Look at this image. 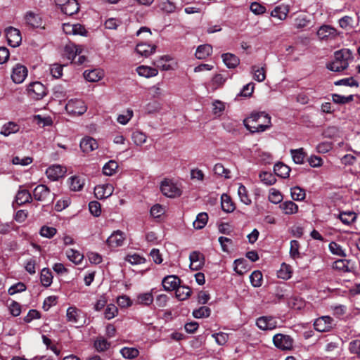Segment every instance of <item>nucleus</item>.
Wrapping results in <instances>:
<instances>
[{
    "mask_svg": "<svg viewBox=\"0 0 360 360\" xmlns=\"http://www.w3.org/2000/svg\"><path fill=\"white\" fill-rule=\"evenodd\" d=\"M243 124L251 133L262 132L271 127V117L264 112H253L243 120Z\"/></svg>",
    "mask_w": 360,
    "mask_h": 360,
    "instance_id": "f257e3e1",
    "label": "nucleus"
},
{
    "mask_svg": "<svg viewBox=\"0 0 360 360\" xmlns=\"http://www.w3.org/2000/svg\"><path fill=\"white\" fill-rule=\"evenodd\" d=\"M352 58V52L349 49H341L335 52V59L326 67L333 72H340L347 68L349 60Z\"/></svg>",
    "mask_w": 360,
    "mask_h": 360,
    "instance_id": "f03ea898",
    "label": "nucleus"
},
{
    "mask_svg": "<svg viewBox=\"0 0 360 360\" xmlns=\"http://www.w3.org/2000/svg\"><path fill=\"white\" fill-rule=\"evenodd\" d=\"M273 342L278 349L282 351H290L293 348L294 340L288 335L278 333L274 336Z\"/></svg>",
    "mask_w": 360,
    "mask_h": 360,
    "instance_id": "7ed1b4c3",
    "label": "nucleus"
},
{
    "mask_svg": "<svg viewBox=\"0 0 360 360\" xmlns=\"http://www.w3.org/2000/svg\"><path fill=\"white\" fill-rule=\"evenodd\" d=\"M27 94L31 98L38 101L42 99L47 94V91L43 84L34 82L28 85Z\"/></svg>",
    "mask_w": 360,
    "mask_h": 360,
    "instance_id": "20e7f679",
    "label": "nucleus"
},
{
    "mask_svg": "<svg viewBox=\"0 0 360 360\" xmlns=\"http://www.w3.org/2000/svg\"><path fill=\"white\" fill-rule=\"evenodd\" d=\"M68 113L73 115H83L87 110L84 102L80 99H70L65 105Z\"/></svg>",
    "mask_w": 360,
    "mask_h": 360,
    "instance_id": "39448f33",
    "label": "nucleus"
},
{
    "mask_svg": "<svg viewBox=\"0 0 360 360\" xmlns=\"http://www.w3.org/2000/svg\"><path fill=\"white\" fill-rule=\"evenodd\" d=\"M53 195V194H51L49 188L44 184L38 185L33 191L34 198L38 201L52 202Z\"/></svg>",
    "mask_w": 360,
    "mask_h": 360,
    "instance_id": "423d86ee",
    "label": "nucleus"
},
{
    "mask_svg": "<svg viewBox=\"0 0 360 360\" xmlns=\"http://www.w3.org/2000/svg\"><path fill=\"white\" fill-rule=\"evenodd\" d=\"M160 190L162 194L169 198H176L181 195L180 188L171 180L165 179L162 181Z\"/></svg>",
    "mask_w": 360,
    "mask_h": 360,
    "instance_id": "0eeeda50",
    "label": "nucleus"
},
{
    "mask_svg": "<svg viewBox=\"0 0 360 360\" xmlns=\"http://www.w3.org/2000/svg\"><path fill=\"white\" fill-rule=\"evenodd\" d=\"M334 320L329 316H323L316 319L314 323L315 330L319 332H328L333 329Z\"/></svg>",
    "mask_w": 360,
    "mask_h": 360,
    "instance_id": "6e6552de",
    "label": "nucleus"
},
{
    "mask_svg": "<svg viewBox=\"0 0 360 360\" xmlns=\"http://www.w3.org/2000/svg\"><path fill=\"white\" fill-rule=\"evenodd\" d=\"M27 68L21 64H16L12 69L11 79L15 84H21L27 76Z\"/></svg>",
    "mask_w": 360,
    "mask_h": 360,
    "instance_id": "1a4fd4ad",
    "label": "nucleus"
},
{
    "mask_svg": "<svg viewBox=\"0 0 360 360\" xmlns=\"http://www.w3.org/2000/svg\"><path fill=\"white\" fill-rule=\"evenodd\" d=\"M189 267L193 271H198L202 269L205 264L204 255L198 251H193L189 255Z\"/></svg>",
    "mask_w": 360,
    "mask_h": 360,
    "instance_id": "9d476101",
    "label": "nucleus"
},
{
    "mask_svg": "<svg viewBox=\"0 0 360 360\" xmlns=\"http://www.w3.org/2000/svg\"><path fill=\"white\" fill-rule=\"evenodd\" d=\"M5 32L8 44L12 47L18 46L22 40L20 31L11 27L7 28Z\"/></svg>",
    "mask_w": 360,
    "mask_h": 360,
    "instance_id": "9b49d317",
    "label": "nucleus"
},
{
    "mask_svg": "<svg viewBox=\"0 0 360 360\" xmlns=\"http://www.w3.org/2000/svg\"><path fill=\"white\" fill-rule=\"evenodd\" d=\"M114 191V187L110 184L97 185L94 188V195L98 199H104L111 196Z\"/></svg>",
    "mask_w": 360,
    "mask_h": 360,
    "instance_id": "f8f14e48",
    "label": "nucleus"
},
{
    "mask_svg": "<svg viewBox=\"0 0 360 360\" xmlns=\"http://www.w3.org/2000/svg\"><path fill=\"white\" fill-rule=\"evenodd\" d=\"M256 324L259 328L263 330H271L277 326L276 321L271 316H261L257 319Z\"/></svg>",
    "mask_w": 360,
    "mask_h": 360,
    "instance_id": "ddd939ff",
    "label": "nucleus"
},
{
    "mask_svg": "<svg viewBox=\"0 0 360 360\" xmlns=\"http://www.w3.org/2000/svg\"><path fill=\"white\" fill-rule=\"evenodd\" d=\"M317 35L321 40L333 39L338 35V32L330 25H322L317 31Z\"/></svg>",
    "mask_w": 360,
    "mask_h": 360,
    "instance_id": "4468645a",
    "label": "nucleus"
},
{
    "mask_svg": "<svg viewBox=\"0 0 360 360\" xmlns=\"http://www.w3.org/2000/svg\"><path fill=\"white\" fill-rule=\"evenodd\" d=\"M26 23L33 28H44V20L41 17L34 12H27L25 17Z\"/></svg>",
    "mask_w": 360,
    "mask_h": 360,
    "instance_id": "2eb2a0df",
    "label": "nucleus"
},
{
    "mask_svg": "<svg viewBox=\"0 0 360 360\" xmlns=\"http://www.w3.org/2000/svg\"><path fill=\"white\" fill-rule=\"evenodd\" d=\"M66 170L64 167L59 165L50 166L46 171L47 177L52 181H57L59 178L63 177Z\"/></svg>",
    "mask_w": 360,
    "mask_h": 360,
    "instance_id": "dca6fc26",
    "label": "nucleus"
},
{
    "mask_svg": "<svg viewBox=\"0 0 360 360\" xmlns=\"http://www.w3.org/2000/svg\"><path fill=\"white\" fill-rule=\"evenodd\" d=\"M181 280L176 276L170 275L165 276L162 281V286L166 291H172L176 290L180 285Z\"/></svg>",
    "mask_w": 360,
    "mask_h": 360,
    "instance_id": "f3484780",
    "label": "nucleus"
},
{
    "mask_svg": "<svg viewBox=\"0 0 360 360\" xmlns=\"http://www.w3.org/2000/svg\"><path fill=\"white\" fill-rule=\"evenodd\" d=\"M124 240V233L120 231H116L108 238L106 242L109 246L117 248L122 245Z\"/></svg>",
    "mask_w": 360,
    "mask_h": 360,
    "instance_id": "a211bd4d",
    "label": "nucleus"
},
{
    "mask_svg": "<svg viewBox=\"0 0 360 360\" xmlns=\"http://www.w3.org/2000/svg\"><path fill=\"white\" fill-rule=\"evenodd\" d=\"M98 148V143L96 139L87 136L82 139L80 142V148L84 153H89Z\"/></svg>",
    "mask_w": 360,
    "mask_h": 360,
    "instance_id": "6ab92c4d",
    "label": "nucleus"
},
{
    "mask_svg": "<svg viewBox=\"0 0 360 360\" xmlns=\"http://www.w3.org/2000/svg\"><path fill=\"white\" fill-rule=\"evenodd\" d=\"M64 52L66 57L69 60H71L72 63L73 60H75V59L76 58L77 56L79 55L82 53V49L79 46L70 44L65 46Z\"/></svg>",
    "mask_w": 360,
    "mask_h": 360,
    "instance_id": "aec40b11",
    "label": "nucleus"
},
{
    "mask_svg": "<svg viewBox=\"0 0 360 360\" xmlns=\"http://www.w3.org/2000/svg\"><path fill=\"white\" fill-rule=\"evenodd\" d=\"M79 9V4L76 0H68L61 7L62 11L68 15L77 13Z\"/></svg>",
    "mask_w": 360,
    "mask_h": 360,
    "instance_id": "412c9836",
    "label": "nucleus"
},
{
    "mask_svg": "<svg viewBox=\"0 0 360 360\" xmlns=\"http://www.w3.org/2000/svg\"><path fill=\"white\" fill-rule=\"evenodd\" d=\"M156 46L145 43H140L137 44L136 51L137 53L144 57H148L155 51Z\"/></svg>",
    "mask_w": 360,
    "mask_h": 360,
    "instance_id": "4be33fe9",
    "label": "nucleus"
},
{
    "mask_svg": "<svg viewBox=\"0 0 360 360\" xmlns=\"http://www.w3.org/2000/svg\"><path fill=\"white\" fill-rule=\"evenodd\" d=\"M20 130V126L14 122H8L4 124L0 131V134L4 136H8L17 133Z\"/></svg>",
    "mask_w": 360,
    "mask_h": 360,
    "instance_id": "5701e85b",
    "label": "nucleus"
},
{
    "mask_svg": "<svg viewBox=\"0 0 360 360\" xmlns=\"http://www.w3.org/2000/svg\"><path fill=\"white\" fill-rule=\"evenodd\" d=\"M66 318L68 322L78 323L81 318V311L75 307H70L67 309Z\"/></svg>",
    "mask_w": 360,
    "mask_h": 360,
    "instance_id": "b1692460",
    "label": "nucleus"
},
{
    "mask_svg": "<svg viewBox=\"0 0 360 360\" xmlns=\"http://www.w3.org/2000/svg\"><path fill=\"white\" fill-rule=\"evenodd\" d=\"M223 61L228 68H235L239 63V58L234 54L226 53L221 56Z\"/></svg>",
    "mask_w": 360,
    "mask_h": 360,
    "instance_id": "393cba45",
    "label": "nucleus"
},
{
    "mask_svg": "<svg viewBox=\"0 0 360 360\" xmlns=\"http://www.w3.org/2000/svg\"><path fill=\"white\" fill-rule=\"evenodd\" d=\"M337 218H338L342 224L350 225L356 221V214L354 212L352 211L341 212L337 215Z\"/></svg>",
    "mask_w": 360,
    "mask_h": 360,
    "instance_id": "a878e982",
    "label": "nucleus"
},
{
    "mask_svg": "<svg viewBox=\"0 0 360 360\" xmlns=\"http://www.w3.org/2000/svg\"><path fill=\"white\" fill-rule=\"evenodd\" d=\"M274 172L278 176L285 179L289 176L290 168L283 162H278L274 167Z\"/></svg>",
    "mask_w": 360,
    "mask_h": 360,
    "instance_id": "bb28decb",
    "label": "nucleus"
},
{
    "mask_svg": "<svg viewBox=\"0 0 360 360\" xmlns=\"http://www.w3.org/2000/svg\"><path fill=\"white\" fill-rule=\"evenodd\" d=\"M136 72L139 75L146 78L155 77L158 74L156 68L148 66L141 65L136 68Z\"/></svg>",
    "mask_w": 360,
    "mask_h": 360,
    "instance_id": "cd10ccee",
    "label": "nucleus"
},
{
    "mask_svg": "<svg viewBox=\"0 0 360 360\" xmlns=\"http://www.w3.org/2000/svg\"><path fill=\"white\" fill-rule=\"evenodd\" d=\"M332 266L333 269L341 273H347L351 271V268L349 267V261L347 259H338L333 262Z\"/></svg>",
    "mask_w": 360,
    "mask_h": 360,
    "instance_id": "c85d7f7f",
    "label": "nucleus"
},
{
    "mask_svg": "<svg viewBox=\"0 0 360 360\" xmlns=\"http://www.w3.org/2000/svg\"><path fill=\"white\" fill-rule=\"evenodd\" d=\"M103 74L99 70H86L84 72V78L91 82H96L103 78Z\"/></svg>",
    "mask_w": 360,
    "mask_h": 360,
    "instance_id": "c756f323",
    "label": "nucleus"
},
{
    "mask_svg": "<svg viewBox=\"0 0 360 360\" xmlns=\"http://www.w3.org/2000/svg\"><path fill=\"white\" fill-rule=\"evenodd\" d=\"M290 153L295 163L301 165L304 162L307 154L303 148L291 149Z\"/></svg>",
    "mask_w": 360,
    "mask_h": 360,
    "instance_id": "7c9ffc66",
    "label": "nucleus"
},
{
    "mask_svg": "<svg viewBox=\"0 0 360 360\" xmlns=\"http://www.w3.org/2000/svg\"><path fill=\"white\" fill-rule=\"evenodd\" d=\"M154 300L152 292L140 293L136 296V303L143 306H149Z\"/></svg>",
    "mask_w": 360,
    "mask_h": 360,
    "instance_id": "2f4dec72",
    "label": "nucleus"
},
{
    "mask_svg": "<svg viewBox=\"0 0 360 360\" xmlns=\"http://www.w3.org/2000/svg\"><path fill=\"white\" fill-rule=\"evenodd\" d=\"M212 53V46L210 44L200 45L197 48L195 56L198 59H205Z\"/></svg>",
    "mask_w": 360,
    "mask_h": 360,
    "instance_id": "473e14b6",
    "label": "nucleus"
},
{
    "mask_svg": "<svg viewBox=\"0 0 360 360\" xmlns=\"http://www.w3.org/2000/svg\"><path fill=\"white\" fill-rule=\"evenodd\" d=\"M32 200V195L30 193L25 189L19 190L15 196V202L19 205L25 204L26 202H30Z\"/></svg>",
    "mask_w": 360,
    "mask_h": 360,
    "instance_id": "72a5a7b5",
    "label": "nucleus"
},
{
    "mask_svg": "<svg viewBox=\"0 0 360 360\" xmlns=\"http://www.w3.org/2000/svg\"><path fill=\"white\" fill-rule=\"evenodd\" d=\"M251 73L253 75V79L259 82H262L266 79V70L263 67L259 68L257 65L252 66Z\"/></svg>",
    "mask_w": 360,
    "mask_h": 360,
    "instance_id": "f704fd0d",
    "label": "nucleus"
},
{
    "mask_svg": "<svg viewBox=\"0 0 360 360\" xmlns=\"http://www.w3.org/2000/svg\"><path fill=\"white\" fill-rule=\"evenodd\" d=\"M280 208L285 214H292L298 211V206L292 201H285L280 205Z\"/></svg>",
    "mask_w": 360,
    "mask_h": 360,
    "instance_id": "c9c22d12",
    "label": "nucleus"
},
{
    "mask_svg": "<svg viewBox=\"0 0 360 360\" xmlns=\"http://www.w3.org/2000/svg\"><path fill=\"white\" fill-rule=\"evenodd\" d=\"M70 188L74 191H79L82 189L84 185V180L77 176H71L69 179Z\"/></svg>",
    "mask_w": 360,
    "mask_h": 360,
    "instance_id": "e433bc0d",
    "label": "nucleus"
},
{
    "mask_svg": "<svg viewBox=\"0 0 360 360\" xmlns=\"http://www.w3.org/2000/svg\"><path fill=\"white\" fill-rule=\"evenodd\" d=\"M226 81V77H224L221 74H217L212 77L210 82V86L213 91H215L217 89L222 87L225 84Z\"/></svg>",
    "mask_w": 360,
    "mask_h": 360,
    "instance_id": "4c0bfd02",
    "label": "nucleus"
},
{
    "mask_svg": "<svg viewBox=\"0 0 360 360\" xmlns=\"http://www.w3.org/2000/svg\"><path fill=\"white\" fill-rule=\"evenodd\" d=\"M40 281L45 287H49L53 281V275L49 269L44 268L41 271Z\"/></svg>",
    "mask_w": 360,
    "mask_h": 360,
    "instance_id": "58836bf2",
    "label": "nucleus"
},
{
    "mask_svg": "<svg viewBox=\"0 0 360 360\" xmlns=\"http://www.w3.org/2000/svg\"><path fill=\"white\" fill-rule=\"evenodd\" d=\"M191 290L184 285H179L175 290L176 297L179 300H185L191 295Z\"/></svg>",
    "mask_w": 360,
    "mask_h": 360,
    "instance_id": "ea45409f",
    "label": "nucleus"
},
{
    "mask_svg": "<svg viewBox=\"0 0 360 360\" xmlns=\"http://www.w3.org/2000/svg\"><path fill=\"white\" fill-rule=\"evenodd\" d=\"M288 9L284 6H276L271 12V15L279 20H283L286 18Z\"/></svg>",
    "mask_w": 360,
    "mask_h": 360,
    "instance_id": "a19ab883",
    "label": "nucleus"
},
{
    "mask_svg": "<svg viewBox=\"0 0 360 360\" xmlns=\"http://www.w3.org/2000/svg\"><path fill=\"white\" fill-rule=\"evenodd\" d=\"M66 255L70 261L76 264H80L84 258L82 254H81L79 251L73 249L67 250Z\"/></svg>",
    "mask_w": 360,
    "mask_h": 360,
    "instance_id": "79ce46f5",
    "label": "nucleus"
},
{
    "mask_svg": "<svg viewBox=\"0 0 360 360\" xmlns=\"http://www.w3.org/2000/svg\"><path fill=\"white\" fill-rule=\"evenodd\" d=\"M208 221V215L205 212H201L196 217V219L193 221V227L195 229H201L207 224Z\"/></svg>",
    "mask_w": 360,
    "mask_h": 360,
    "instance_id": "37998d69",
    "label": "nucleus"
},
{
    "mask_svg": "<svg viewBox=\"0 0 360 360\" xmlns=\"http://www.w3.org/2000/svg\"><path fill=\"white\" fill-rule=\"evenodd\" d=\"M278 277L284 280L289 279L292 276V268L290 265L283 263L277 273Z\"/></svg>",
    "mask_w": 360,
    "mask_h": 360,
    "instance_id": "c03bdc74",
    "label": "nucleus"
},
{
    "mask_svg": "<svg viewBox=\"0 0 360 360\" xmlns=\"http://www.w3.org/2000/svg\"><path fill=\"white\" fill-rule=\"evenodd\" d=\"M221 208L226 212H231L235 210L234 204L227 195H221Z\"/></svg>",
    "mask_w": 360,
    "mask_h": 360,
    "instance_id": "a18cd8bd",
    "label": "nucleus"
},
{
    "mask_svg": "<svg viewBox=\"0 0 360 360\" xmlns=\"http://www.w3.org/2000/svg\"><path fill=\"white\" fill-rule=\"evenodd\" d=\"M213 171L214 174L219 176H223L225 179H229L230 176V170L225 168L221 163H217L214 166Z\"/></svg>",
    "mask_w": 360,
    "mask_h": 360,
    "instance_id": "49530a36",
    "label": "nucleus"
},
{
    "mask_svg": "<svg viewBox=\"0 0 360 360\" xmlns=\"http://www.w3.org/2000/svg\"><path fill=\"white\" fill-rule=\"evenodd\" d=\"M259 177L262 182L268 186L273 185L276 181V179L274 175L267 172H261L259 175Z\"/></svg>",
    "mask_w": 360,
    "mask_h": 360,
    "instance_id": "de8ad7c7",
    "label": "nucleus"
},
{
    "mask_svg": "<svg viewBox=\"0 0 360 360\" xmlns=\"http://www.w3.org/2000/svg\"><path fill=\"white\" fill-rule=\"evenodd\" d=\"M238 194L242 202H243L245 205L251 204L252 201L248 194L247 188L243 184L239 185L238 188Z\"/></svg>",
    "mask_w": 360,
    "mask_h": 360,
    "instance_id": "09e8293b",
    "label": "nucleus"
},
{
    "mask_svg": "<svg viewBox=\"0 0 360 360\" xmlns=\"http://www.w3.org/2000/svg\"><path fill=\"white\" fill-rule=\"evenodd\" d=\"M118 167V164L114 160H110L103 167V172L106 176L114 174Z\"/></svg>",
    "mask_w": 360,
    "mask_h": 360,
    "instance_id": "8fccbe9b",
    "label": "nucleus"
},
{
    "mask_svg": "<svg viewBox=\"0 0 360 360\" xmlns=\"http://www.w3.org/2000/svg\"><path fill=\"white\" fill-rule=\"evenodd\" d=\"M328 248L330 252L333 255H338L340 257L346 256L345 250L340 244L337 243L336 242H330L329 243Z\"/></svg>",
    "mask_w": 360,
    "mask_h": 360,
    "instance_id": "3c124183",
    "label": "nucleus"
},
{
    "mask_svg": "<svg viewBox=\"0 0 360 360\" xmlns=\"http://www.w3.org/2000/svg\"><path fill=\"white\" fill-rule=\"evenodd\" d=\"M131 139L136 146H140L146 143L147 140V136L140 131H135L132 133Z\"/></svg>",
    "mask_w": 360,
    "mask_h": 360,
    "instance_id": "603ef678",
    "label": "nucleus"
},
{
    "mask_svg": "<svg viewBox=\"0 0 360 360\" xmlns=\"http://www.w3.org/2000/svg\"><path fill=\"white\" fill-rule=\"evenodd\" d=\"M291 196L294 200L300 201L305 198V191L299 186H295L291 188Z\"/></svg>",
    "mask_w": 360,
    "mask_h": 360,
    "instance_id": "864d4df0",
    "label": "nucleus"
},
{
    "mask_svg": "<svg viewBox=\"0 0 360 360\" xmlns=\"http://www.w3.org/2000/svg\"><path fill=\"white\" fill-rule=\"evenodd\" d=\"M262 274L260 271H254L250 276L251 284L254 287H260L262 285Z\"/></svg>",
    "mask_w": 360,
    "mask_h": 360,
    "instance_id": "5fc2aeb1",
    "label": "nucleus"
},
{
    "mask_svg": "<svg viewBox=\"0 0 360 360\" xmlns=\"http://www.w3.org/2000/svg\"><path fill=\"white\" fill-rule=\"evenodd\" d=\"M210 314L211 309L205 306L200 307L193 311V316L196 319L207 318L210 316Z\"/></svg>",
    "mask_w": 360,
    "mask_h": 360,
    "instance_id": "6e6d98bb",
    "label": "nucleus"
},
{
    "mask_svg": "<svg viewBox=\"0 0 360 360\" xmlns=\"http://www.w3.org/2000/svg\"><path fill=\"white\" fill-rule=\"evenodd\" d=\"M117 307L113 304H110L107 305L105 309L104 316L106 319L110 320L115 317L117 315Z\"/></svg>",
    "mask_w": 360,
    "mask_h": 360,
    "instance_id": "4d7b16f0",
    "label": "nucleus"
},
{
    "mask_svg": "<svg viewBox=\"0 0 360 360\" xmlns=\"http://www.w3.org/2000/svg\"><path fill=\"white\" fill-rule=\"evenodd\" d=\"M120 353L126 359H134L138 356L139 352L136 348L124 347L121 349Z\"/></svg>",
    "mask_w": 360,
    "mask_h": 360,
    "instance_id": "13d9d810",
    "label": "nucleus"
},
{
    "mask_svg": "<svg viewBox=\"0 0 360 360\" xmlns=\"http://www.w3.org/2000/svg\"><path fill=\"white\" fill-rule=\"evenodd\" d=\"M300 243L296 240L290 241V255L293 259L300 257Z\"/></svg>",
    "mask_w": 360,
    "mask_h": 360,
    "instance_id": "bf43d9fd",
    "label": "nucleus"
},
{
    "mask_svg": "<svg viewBox=\"0 0 360 360\" xmlns=\"http://www.w3.org/2000/svg\"><path fill=\"white\" fill-rule=\"evenodd\" d=\"M269 200L271 202L278 204L283 200V195L280 191L272 188L269 190Z\"/></svg>",
    "mask_w": 360,
    "mask_h": 360,
    "instance_id": "052dcab7",
    "label": "nucleus"
},
{
    "mask_svg": "<svg viewBox=\"0 0 360 360\" xmlns=\"http://www.w3.org/2000/svg\"><path fill=\"white\" fill-rule=\"evenodd\" d=\"M353 99V95H349L348 96H341L337 94L332 95L333 101L337 104H345L352 101Z\"/></svg>",
    "mask_w": 360,
    "mask_h": 360,
    "instance_id": "680f3d73",
    "label": "nucleus"
},
{
    "mask_svg": "<svg viewBox=\"0 0 360 360\" xmlns=\"http://www.w3.org/2000/svg\"><path fill=\"white\" fill-rule=\"evenodd\" d=\"M57 231L56 229L53 227H50L47 226H44L40 229V235L43 237L47 238H51L53 237Z\"/></svg>",
    "mask_w": 360,
    "mask_h": 360,
    "instance_id": "e2e57ef3",
    "label": "nucleus"
},
{
    "mask_svg": "<svg viewBox=\"0 0 360 360\" xmlns=\"http://www.w3.org/2000/svg\"><path fill=\"white\" fill-rule=\"evenodd\" d=\"M309 23V20L307 19V16L304 15H298L295 19V27L297 29H302L308 25Z\"/></svg>",
    "mask_w": 360,
    "mask_h": 360,
    "instance_id": "0e129e2a",
    "label": "nucleus"
},
{
    "mask_svg": "<svg viewBox=\"0 0 360 360\" xmlns=\"http://www.w3.org/2000/svg\"><path fill=\"white\" fill-rule=\"evenodd\" d=\"M133 117V111L131 109H127L125 114L119 115L117 119V121L123 125L127 124L129 121Z\"/></svg>",
    "mask_w": 360,
    "mask_h": 360,
    "instance_id": "69168bd1",
    "label": "nucleus"
},
{
    "mask_svg": "<svg viewBox=\"0 0 360 360\" xmlns=\"http://www.w3.org/2000/svg\"><path fill=\"white\" fill-rule=\"evenodd\" d=\"M160 9L163 11L171 13L175 11L176 6L169 0H165L160 4Z\"/></svg>",
    "mask_w": 360,
    "mask_h": 360,
    "instance_id": "338daca9",
    "label": "nucleus"
},
{
    "mask_svg": "<svg viewBox=\"0 0 360 360\" xmlns=\"http://www.w3.org/2000/svg\"><path fill=\"white\" fill-rule=\"evenodd\" d=\"M125 261L131 264H141L145 262V259L139 255L138 254L128 255L125 257Z\"/></svg>",
    "mask_w": 360,
    "mask_h": 360,
    "instance_id": "774afa93",
    "label": "nucleus"
}]
</instances>
